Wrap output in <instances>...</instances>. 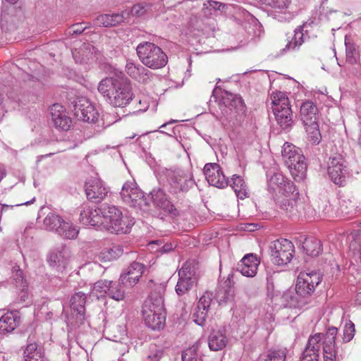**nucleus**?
Wrapping results in <instances>:
<instances>
[{
	"label": "nucleus",
	"instance_id": "1",
	"mask_svg": "<svg viewBox=\"0 0 361 361\" xmlns=\"http://www.w3.org/2000/svg\"><path fill=\"white\" fill-rule=\"evenodd\" d=\"M322 281L317 272L300 273L298 277L295 292L287 290L282 298L286 302V306L290 308L306 309L312 303V295L315 287Z\"/></svg>",
	"mask_w": 361,
	"mask_h": 361
},
{
	"label": "nucleus",
	"instance_id": "2",
	"mask_svg": "<svg viewBox=\"0 0 361 361\" xmlns=\"http://www.w3.org/2000/svg\"><path fill=\"white\" fill-rule=\"evenodd\" d=\"M98 91L112 106L124 107L133 99L130 81L123 78H106L100 81Z\"/></svg>",
	"mask_w": 361,
	"mask_h": 361
},
{
	"label": "nucleus",
	"instance_id": "3",
	"mask_svg": "<svg viewBox=\"0 0 361 361\" xmlns=\"http://www.w3.org/2000/svg\"><path fill=\"white\" fill-rule=\"evenodd\" d=\"M102 214L106 224L107 229L111 233H128L135 224L133 217L123 214L114 205L102 204Z\"/></svg>",
	"mask_w": 361,
	"mask_h": 361
},
{
	"label": "nucleus",
	"instance_id": "4",
	"mask_svg": "<svg viewBox=\"0 0 361 361\" xmlns=\"http://www.w3.org/2000/svg\"><path fill=\"white\" fill-rule=\"evenodd\" d=\"M281 155L293 178L296 181L303 180L306 176L307 164L301 149L291 143L285 142Z\"/></svg>",
	"mask_w": 361,
	"mask_h": 361
},
{
	"label": "nucleus",
	"instance_id": "5",
	"mask_svg": "<svg viewBox=\"0 0 361 361\" xmlns=\"http://www.w3.org/2000/svg\"><path fill=\"white\" fill-rule=\"evenodd\" d=\"M136 52L142 63L149 68H161L168 63L167 55L154 43H140L136 48Z\"/></svg>",
	"mask_w": 361,
	"mask_h": 361
},
{
	"label": "nucleus",
	"instance_id": "6",
	"mask_svg": "<svg viewBox=\"0 0 361 361\" xmlns=\"http://www.w3.org/2000/svg\"><path fill=\"white\" fill-rule=\"evenodd\" d=\"M272 110L278 124L283 129L291 127L293 113L290 106L289 99L286 93L282 92H273L271 94Z\"/></svg>",
	"mask_w": 361,
	"mask_h": 361
},
{
	"label": "nucleus",
	"instance_id": "7",
	"mask_svg": "<svg viewBox=\"0 0 361 361\" xmlns=\"http://www.w3.org/2000/svg\"><path fill=\"white\" fill-rule=\"evenodd\" d=\"M198 263L194 259L185 262L178 271V280L176 286V293L182 296L188 294L197 284L198 279Z\"/></svg>",
	"mask_w": 361,
	"mask_h": 361
},
{
	"label": "nucleus",
	"instance_id": "8",
	"mask_svg": "<svg viewBox=\"0 0 361 361\" xmlns=\"http://www.w3.org/2000/svg\"><path fill=\"white\" fill-rule=\"evenodd\" d=\"M269 249L271 262L278 266L289 263L293 259L295 251L292 242L285 238L271 242Z\"/></svg>",
	"mask_w": 361,
	"mask_h": 361
},
{
	"label": "nucleus",
	"instance_id": "9",
	"mask_svg": "<svg viewBox=\"0 0 361 361\" xmlns=\"http://www.w3.org/2000/svg\"><path fill=\"white\" fill-rule=\"evenodd\" d=\"M124 202L132 207H139L145 210L148 202L142 191L137 188L134 182H126L123 184L120 192Z\"/></svg>",
	"mask_w": 361,
	"mask_h": 361
},
{
	"label": "nucleus",
	"instance_id": "10",
	"mask_svg": "<svg viewBox=\"0 0 361 361\" xmlns=\"http://www.w3.org/2000/svg\"><path fill=\"white\" fill-rule=\"evenodd\" d=\"M267 189L271 194L281 193L288 197L296 191L293 183L286 178L281 173L277 172L267 175Z\"/></svg>",
	"mask_w": 361,
	"mask_h": 361
},
{
	"label": "nucleus",
	"instance_id": "11",
	"mask_svg": "<svg viewBox=\"0 0 361 361\" xmlns=\"http://www.w3.org/2000/svg\"><path fill=\"white\" fill-rule=\"evenodd\" d=\"M87 198L94 203H99L106 198L109 189L98 177H91L85 183Z\"/></svg>",
	"mask_w": 361,
	"mask_h": 361
},
{
	"label": "nucleus",
	"instance_id": "12",
	"mask_svg": "<svg viewBox=\"0 0 361 361\" xmlns=\"http://www.w3.org/2000/svg\"><path fill=\"white\" fill-rule=\"evenodd\" d=\"M74 111L76 117L82 121L95 123L99 114L94 105L86 98H78L74 104Z\"/></svg>",
	"mask_w": 361,
	"mask_h": 361
},
{
	"label": "nucleus",
	"instance_id": "13",
	"mask_svg": "<svg viewBox=\"0 0 361 361\" xmlns=\"http://www.w3.org/2000/svg\"><path fill=\"white\" fill-rule=\"evenodd\" d=\"M165 287L161 284L155 285L154 290L151 292L148 299L145 302L142 307V313H146V310L152 312V313L165 312L164 307V294Z\"/></svg>",
	"mask_w": 361,
	"mask_h": 361
},
{
	"label": "nucleus",
	"instance_id": "14",
	"mask_svg": "<svg viewBox=\"0 0 361 361\" xmlns=\"http://www.w3.org/2000/svg\"><path fill=\"white\" fill-rule=\"evenodd\" d=\"M328 174L331 180L341 186L345 182L346 166L341 154L331 157L328 163Z\"/></svg>",
	"mask_w": 361,
	"mask_h": 361
},
{
	"label": "nucleus",
	"instance_id": "15",
	"mask_svg": "<svg viewBox=\"0 0 361 361\" xmlns=\"http://www.w3.org/2000/svg\"><path fill=\"white\" fill-rule=\"evenodd\" d=\"M204 173L209 185L218 188H224L228 185L220 166L216 163H207L204 167Z\"/></svg>",
	"mask_w": 361,
	"mask_h": 361
},
{
	"label": "nucleus",
	"instance_id": "16",
	"mask_svg": "<svg viewBox=\"0 0 361 361\" xmlns=\"http://www.w3.org/2000/svg\"><path fill=\"white\" fill-rule=\"evenodd\" d=\"M169 183L175 193L186 192L194 186L195 180L190 172L179 171L170 176Z\"/></svg>",
	"mask_w": 361,
	"mask_h": 361
},
{
	"label": "nucleus",
	"instance_id": "17",
	"mask_svg": "<svg viewBox=\"0 0 361 361\" xmlns=\"http://www.w3.org/2000/svg\"><path fill=\"white\" fill-rule=\"evenodd\" d=\"M263 4L269 6L275 10L274 18L280 22L292 20L295 13L289 10L291 0H259Z\"/></svg>",
	"mask_w": 361,
	"mask_h": 361
},
{
	"label": "nucleus",
	"instance_id": "18",
	"mask_svg": "<svg viewBox=\"0 0 361 361\" xmlns=\"http://www.w3.org/2000/svg\"><path fill=\"white\" fill-rule=\"evenodd\" d=\"M127 74L140 83L147 84L153 78L154 74L142 65L127 60L126 64Z\"/></svg>",
	"mask_w": 361,
	"mask_h": 361
},
{
	"label": "nucleus",
	"instance_id": "19",
	"mask_svg": "<svg viewBox=\"0 0 361 361\" xmlns=\"http://www.w3.org/2000/svg\"><path fill=\"white\" fill-rule=\"evenodd\" d=\"M145 265L138 262H132L121 274L120 281L126 286L133 287L142 276Z\"/></svg>",
	"mask_w": 361,
	"mask_h": 361
},
{
	"label": "nucleus",
	"instance_id": "20",
	"mask_svg": "<svg viewBox=\"0 0 361 361\" xmlns=\"http://www.w3.org/2000/svg\"><path fill=\"white\" fill-rule=\"evenodd\" d=\"M150 195L154 205L162 210L164 214H169L173 217L178 215V210L171 204L163 190H154Z\"/></svg>",
	"mask_w": 361,
	"mask_h": 361
},
{
	"label": "nucleus",
	"instance_id": "21",
	"mask_svg": "<svg viewBox=\"0 0 361 361\" xmlns=\"http://www.w3.org/2000/svg\"><path fill=\"white\" fill-rule=\"evenodd\" d=\"M51 121L54 126L63 130H68L71 128L72 121L61 105L54 104L50 109Z\"/></svg>",
	"mask_w": 361,
	"mask_h": 361
},
{
	"label": "nucleus",
	"instance_id": "22",
	"mask_svg": "<svg viewBox=\"0 0 361 361\" xmlns=\"http://www.w3.org/2000/svg\"><path fill=\"white\" fill-rule=\"evenodd\" d=\"M259 261L253 254H247L238 262L237 270L242 275L247 277H253L256 275Z\"/></svg>",
	"mask_w": 361,
	"mask_h": 361
},
{
	"label": "nucleus",
	"instance_id": "23",
	"mask_svg": "<svg viewBox=\"0 0 361 361\" xmlns=\"http://www.w3.org/2000/svg\"><path fill=\"white\" fill-rule=\"evenodd\" d=\"M68 257V250L63 247L61 250L51 251L47 257V262L50 267L56 269L58 271H62L66 267Z\"/></svg>",
	"mask_w": 361,
	"mask_h": 361
},
{
	"label": "nucleus",
	"instance_id": "24",
	"mask_svg": "<svg viewBox=\"0 0 361 361\" xmlns=\"http://www.w3.org/2000/svg\"><path fill=\"white\" fill-rule=\"evenodd\" d=\"M234 283L228 276L226 281L218 286L216 298L219 305H225L231 302L234 300L235 290Z\"/></svg>",
	"mask_w": 361,
	"mask_h": 361
},
{
	"label": "nucleus",
	"instance_id": "25",
	"mask_svg": "<svg viewBox=\"0 0 361 361\" xmlns=\"http://www.w3.org/2000/svg\"><path fill=\"white\" fill-rule=\"evenodd\" d=\"M80 219L83 224L92 226L105 223L102 214V206L97 209L90 207L84 208L80 212Z\"/></svg>",
	"mask_w": 361,
	"mask_h": 361
},
{
	"label": "nucleus",
	"instance_id": "26",
	"mask_svg": "<svg viewBox=\"0 0 361 361\" xmlns=\"http://www.w3.org/2000/svg\"><path fill=\"white\" fill-rule=\"evenodd\" d=\"M318 109L312 101L306 100L302 103L300 109V116L305 125L317 122Z\"/></svg>",
	"mask_w": 361,
	"mask_h": 361
},
{
	"label": "nucleus",
	"instance_id": "27",
	"mask_svg": "<svg viewBox=\"0 0 361 361\" xmlns=\"http://www.w3.org/2000/svg\"><path fill=\"white\" fill-rule=\"evenodd\" d=\"M13 283L16 286L17 293L22 301H25L28 296V286L24 279L23 271L19 267L15 266L12 269Z\"/></svg>",
	"mask_w": 361,
	"mask_h": 361
},
{
	"label": "nucleus",
	"instance_id": "28",
	"mask_svg": "<svg viewBox=\"0 0 361 361\" xmlns=\"http://www.w3.org/2000/svg\"><path fill=\"white\" fill-rule=\"evenodd\" d=\"M129 12L123 11L121 13L103 14L97 16L94 23L98 26L105 27L116 26L126 20V15L128 16Z\"/></svg>",
	"mask_w": 361,
	"mask_h": 361
},
{
	"label": "nucleus",
	"instance_id": "29",
	"mask_svg": "<svg viewBox=\"0 0 361 361\" xmlns=\"http://www.w3.org/2000/svg\"><path fill=\"white\" fill-rule=\"evenodd\" d=\"M305 24L298 26L295 30L294 34L290 39L288 40L286 47L282 51H298L301 45L305 42L307 35V30H304Z\"/></svg>",
	"mask_w": 361,
	"mask_h": 361
},
{
	"label": "nucleus",
	"instance_id": "30",
	"mask_svg": "<svg viewBox=\"0 0 361 361\" xmlns=\"http://www.w3.org/2000/svg\"><path fill=\"white\" fill-rule=\"evenodd\" d=\"M86 300V295L80 291L75 293L70 300L71 308L72 311L76 313V317L80 322H82L85 319Z\"/></svg>",
	"mask_w": 361,
	"mask_h": 361
},
{
	"label": "nucleus",
	"instance_id": "31",
	"mask_svg": "<svg viewBox=\"0 0 361 361\" xmlns=\"http://www.w3.org/2000/svg\"><path fill=\"white\" fill-rule=\"evenodd\" d=\"M20 324V317L17 313L9 312L0 318V334H5L13 331Z\"/></svg>",
	"mask_w": 361,
	"mask_h": 361
},
{
	"label": "nucleus",
	"instance_id": "32",
	"mask_svg": "<svg viewBox=\"0 0 361 361\" xmlns=\"http://www.w3.org/2000/svg\"><path fill=\"white\" fill-rule=\"evenodd\" d=\"M152 312L146 310V313H142L146 325L153 330L162 329L165 324L166 313L159 312L157 314Z\"/></svg>",
	"mask_w": 361,
	"mask_h": 361
},
{
	"label": "nucleus",
	"instance_id": "33",
	"mask_svg": "<svg viewBox=\"0 0 361 361\" xmlns=\"http://www.w3.org/2000/svg\"><path fill=\"white\" fill-rule=\"evenodd\" d=\"M228 339L221 331H213L208 338V345L211 350H221L226 346Z\"/></svg>",
	"mask_w": 361,
	"mask_h": 361
},
{
	"label": "nucleus",
	"instance_id": "34",
	"mask_svg": "<svg viewBox=\"0 0 361 361\" xmlns=\"http://www.w3.org/2000/svg\"><path fill=\"white\" fill-rule=\"evenodd\" d=\"M123 253V249L121 245L113 244L100 252L99 259L102 262H111L120 257Z\"/></svg>",
	"mask_w": 361,
	"mask_h": 361
},
{
	"label": "nucleus",
	"instance_id": "35",
	"mask_svg": "<svg viewBox=\"0 0 361 361\" xmlns=\"http://www.w3.org/2000/svg\"><path fill=\"white\" fill-rule=\"evenodd\" d=\"M338 333V329L330 327L326 333L323 343V354L336 353V338Z\"/></svg>",
	"mask_w": 361,
	"mask_h": 361
},
{
	"label": "nucleus",
	"instance_id": "36",
	"mask_svg": "<svg viewBox=\"0 0 361 361\" xmlns=\"http://www.w3.org/2000/svg\"><path fill=\"white\" fill-rule=\"evenodd\" d=\"M322 335L321 334H317L312 336H310L308 339L305 349L302 353L307 355L315 356L317 358L319 357V350L321 348L320 341L322 340Z\"/></svg>",
	"mask_w": 361,
	"mask_h": 361
},
{
	"label": "nucleus",
	"instance_id": "37",
	"mask_svg": "<svg viewBox=\"0 0 361 361\" xmlns=\"http://www.w3.org/2000/svg\"><path fill=\"white\" fill-rule=\"evenodd\" d=\"M226 5L215 1H207L203 4L202 13L204 16L212 18L224 11Z\"/></svg>",
	"mask_w": 361,
	"mask_h": 361
},
{
	"label": "nucleus",
	"instance_id": "38",
	"mask_svg": "<svg viewBox=\"0 0 361 361\" xmlns=\"http://www.w3.org/2000/svg\"><path fill=\"white\" fill-rule=\"evenodd\" d=\"M230 185L238 198L243 200L247 196V185L240 176L233 175Z\"/></svg>",
	"mask_w": 361,
	"mask_h": 361
},
{
	"label": "nucleus",
	"instance_id": "39",
	"mask_svg": "<svg viewBox=\"0 0 361 361\" xmlns=\"http://www.w3.org/2000/svg\"><path fill=\"white\" fill-rule=\"evenodd\" d=\"M78 233L79 229L76 226L70 221L63 220L56 233L63 238L75 239L78 236Z\"/></svg>",
	"mask_w": 361,
	"mask_h": 361
},
{
	"label": "nucleus",
	"instance_id": "40",
	"mask_svg": "<svg viewBox=\"0 0 361 361\" xmlns=\"http://www.w3.org/2000/svg\"><path fill=\"white\" fill-rule=\"evenodd\" d=\"M23 358L25 361H44L41 349L38 348L37 344L35 342L27 345L23 353Z\"/></svg>",
	"mask_w": 361,
	"mask_h": 361
},
{
	"label": "nucleus",
	"instance_id": "41",
	"mask_svg": "<svg viewBox=\"0 0 361 361\" xmlns=\"http://www.w3.org/2000/svg\"><path fill=\"white\" fill-rule=\"evenodd\" d=\"M63 219L54 212H49L43 221V225L46 230L57 233Z\"/></svg>",
	"mask_w": 361,
	"mask_h": 361
},
{
	"label": "nucleus",
	"instance_id": "42",
	"mask_svg": "<svg viewBox=\"0 0 361 361\" xmlns=\"http://www.w3.org/2000/svg\"><path fill=\"white\" fill-rule=\"evenodd\" d=\"M109 290L107 292V296L116 301L123 300L125 298V285L121 281H110Z\"/></svg>",
	"mask_w": 361,
	"mask_h": 361
},
{
	"label": "nucleus",
	"instance_id": "43",
	"mask_svg": "<svg viewBox=\"0 0 361 361\" xmlns=\"http://www.w3.org/2000/svg\"><path fill=\"white\" fill-rule=\"evenodd\" d=\"M303 247L308 255L313 257L318 256L322 251V243L317 238L306 239Z\"/></svg>",
	"mask_w": 361,
	"mask_h": 361
},
{
	"label": "nucleus",
	"instance_id": "44",
	"mask_svg": "<svg viewBox=\"0 0 361 361\" xmlns=\"http://www.w3.org/2000/svg\"><path fill=\"white\" fill-rule=\"evenodd\" d=\"M110 284L111 282L109 280H99L97 281L91 290V295L96 297L97 299L107 296Z\"/></svg>",
	"mask_w": 361,
	"mask_h": 361
},
{
	"label": "nucleus",
	"instance_id": "45",
	"mask_svg": "<svg viewBox=\"0 0 361 361\" xmlns=\"http://www.w3.org/2000/svg\"><path fill=\"white\" fill-rule=\"evenodd\" d=\"M345 59L346 61L350 64L357 63L359 58V52L357 49L356 45L350 42L347 38L345 39Z\"/></svg>",
	"mask_w": 361,
	"mask_h": 361
},
{
	"label": "nucleus",
	"instance_id": "46",
	"mask_svg": "<svg viewBox=\"0 0 361 361\" xmlns=\"http://www.w3.org/2000/svg\"><path fill=\"white\" fill-rule=\"evenodd\" d=\"M149 249L158 254L163 255L171 252L173 249V245L171 243H163L161 240L152 241L148 244Z\"/></svg>",
	"mask_w": 361,
	"mask_h": 361
},
{
	"label": "nucleus",
	"instance_id": "47",
	"mask_svg": "<svg viewBox=\"0 0 361 361\" xmlns=\"http://www.w3.org/2000/svg\"><path fill=\"white\" fill-rule=\"evenodd\" d=\"M309 141L312 144H319L321 141V133L319 129L318 123L305 125Z\"/></svg>",
	"mask_w": 361,
	"mask_h": 361
},
{
	"label": "nucleus",
	"instance_id": "48",
	"mask_svg": "<svg viewBox=\"0 0 361 361\" xmlns=\"http://www.w3.org/2000/svg\"><path fill=\"white\" fill-rule=\"evenodd\" d=\"M228 99L231 101L230 104L237 111L244 112L245 111V104L242 97L239 94H230Z\"/></svg>",
	"mask_w": 361,
	"mask_h": 361
},
{
	"label": "nucleus",
	"instance_id": "49",
	"mask_svg": "<svg viewBox=\"0 0 361 361\" xmlns=\"http://www.w3.org/2000/svg\"><path fill=\"white\" fill-rule=\"evenodd\" d=\"M151 5L147 3H138L135 4L130 10V14L135 17H140L144 16L149 9Z\"/></svg>",
	"mask_w": 361,
	"mask_h": 361
},
{
	"label": "nucleus",
	"instance_id": "50",
	"mask_svg": "<svg viewBox=\"0 0 361 361\" xmlns=\"http://www.w3.org/2000/svg\"><path fill=\"white\" fill-rule=\"evenodd\" d=\"M197 349V344L184 350L182 353V361H198Z\"/></svg>",
	"mask_w": 361,
	"mask_h": 361
},
{
	"label": "nucleus",
	"instance_id": "51",
	"mask_svg": "<svg viewBox=\"0 0 361 361\" xmlns=\"http://www.w3.org/2000/svg\"><path fill=\"white\" fill-rule=\"evenodd\" d=\"M355 324L351 321L346 322L343 329V342L348 343L355 336Z\"/></svg>",
	"mask_w": 361,
	"mask_h": 361
},
{
	"label": "nucleus",
	"instance_id": "52",
	"mask_svg": "<svg viewBox=\"0 0 361 361\" xmlns=\"http://www.w3.org/2000/svg\"><path fill=\"white\" fill-rule=\"evenodd\" d=\"M341 209L342 212L350 216L355 215L360 210V209H358L357 206L355 207L353 202L350 200H343L341 204Z\"/></svg>",
	"mask_w": 361,
	"mask_h": 361
},
{
	"label": "nucleus",
	"instance_id": "53",
	"mask_svg": "<svg viewBox=\"0 0 361 361\" xmlns=\"http://www.w3.org/2000/svg\"><path fill=\"white\" fill-rule=\"evenodd\" d=\"M286 353L283 350H269L264 361H285Z\"/></svg>",
	"mask_w": 361,
	"mask_h": 361
},
{
	"label": "nucleus",
	"instance_id": "54",
	"mask_svg": "<svg viewBox=\"0 0 361 361\" xmlns=\"http://www.w3.org/2000/svg\"><path fill=\"white\" fill-rule=\"evenodd\" d=\"M207 310H204L202 308L198 309L197 306L193 313L194 322L197 325L203 326L207 317Z\"/></svg>",
	"mask_w": 361,
	"mask_h": 361
},
{
	"label": "nucleus",
	"instance_id": "55",
	"mask_svg": "<svg viewBox=\"0 0 361 361\" xmlns=\"http://www.w3.org/2000/svg\"><path fill=\"white\" fill-rule=\"evenodd\" d=\"M212 293L209 292H206L200 298L197 302V308H202V310H209L211 302H212Z\"/></svg>",
	"mask_w": 361,
	"mask_h": 361
},
{
	"label": "nucleus",
	"instance_id": "56",
	"mask_svg": "<svg viewBox=\"0 0 361 361\" xmlns=\"http://www.w3.org/2000/svg\"><path fill=\"white\" fill-rule=\"evenodd\" d=\"M294 201L284 198L281 201L280 207L282 209L286 212L287 214L291 216L294 214L296 210L294 207Z\"/></svg>",
	"mask_w": 361,
	"mask_h": 361
},
{
	"label": "nucleus",
	"instance_id": "57",
	"mask_svg": "<svg viewBox=\"0 0 361 361\" xmlns=\"http://www.w3.org/2000/svg\"><path fill=\"white\" fill-rule=\"evenodd\" d=\"M163 351L157 348V345H153L150 347L149 353L147 355L148 361H159L161 357Z\"/></svg>",
	"mask_w": 361,
	"mask_h": 361
},
{
	"label": "nucleus",
	"instance_id": "58",
	"mask_svg": "<svg viewBox=\"0 0 361 361\" xmlns=\"http://www.w3.org/2000/svg\"><path fill=\"white\" fill-rule=\"evenodd\" d=\"M85 30V27L82 26V25L78 24L70 27L68 30V32L69 35L73 36L81 34Z\"/></svg>",
	"mask_w": 361,
	"mask_h": 361
},
{
	"label": "nucleus",
	"instance_id": "59",
	"mask_svg": "<svg viewBox=\"0 0 361 361\" xmlns=\"http://www.w3.org/2000/svg\"><path fill=\"white\" fill-rule=\"evenodd\" d=\"M319 358H317L315 356H311L305 355V353L302 354L300 361H318Z\"/></svg>",
	"mask_w": 361,
	"mask_h": 361
},
{
	"label": "nucleus",
	"instance_id": "60",
	"mask_svg": "<svg viewBox=\"0 0 361 361\" xmlns=\"http://www.w3.org/2000/svg\"><path fill=\"white\" fill-rule=\"evenodd\" d=\"M324 361H336V353L323 354Z\"/></svg>",
	"mask_w": 361,
	"mask_h": 361
},
{
	"label": "nucleus",
	"instance_id": "61",
	"mask_svg": "<svg viewBox=\"0 0 361 361\" xmlns=\"http://www.w3.org/2000/svg\"><path fill=\"white\" fill-rule=\"evenodd\" d=\"M91 49H94V47L90 44H84L80 48V51H84L85 50H91Z\"/></svg>",
	"mask_w": 361,
	"mask_h": 361
},
{
	"label": "nucleus",
	"instance_id": "62",
	"mask_svg": "<svg viewBox=\"0 0 361 361\" xmlns=\"http://www.w3.org/2000/svg\"><path fill=\"white\" fill-rule=\"evenodd\" d=\"M176 122H177V121H176V120H171V121H170L169 122H168V123H166L163 124L160 128H165L168 124L174 123H176Z\"/></svg>",
	"mask_w": 361,
	"mask_h": 361
},
{
	"label": "nucleus",
	"instance_id": "63",
	"mask_svg": "<svg viewBox=\"0 0 361 361\" xmlns=\"http://www.w3.org/2000/svg\"><path fill=\"white\" fill-rule=\"evenodd\" d=\"M356 300L359 304H361V292H360L357 294Z\"/></svg>",
	"mask_w": 361,
	"mask_h": 361
},
{
	"label": "nucleus",
	"instance_id": "64",
	"mask_svg": "<svg viewBox=\"0 0 361 361\" xmlns=\"http://www.w3.org/2000/svg\"><path fill=\"white\" fill-rule=\"evenodd\" d=\"M5 1L11 4H15L18 1V0H5Z\"/></svg>",
	"mask_w": 361,
	"mask_h": 361
}]
</instances>
